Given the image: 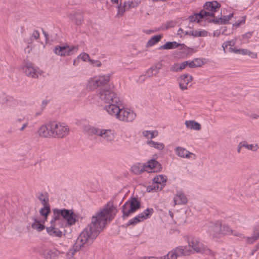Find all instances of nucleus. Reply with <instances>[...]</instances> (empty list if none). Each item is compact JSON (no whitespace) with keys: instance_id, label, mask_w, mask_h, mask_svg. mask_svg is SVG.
I'll return each instance as SVG.
<instances>
[{"instance_id":"53","label":"nucleus","mask_w":259,"mask_h":259,"mask_svg":"<svg viewBox=\"0 0 259 259\" xmlns=\"http://www.w3.org/2000/svg\"><path fill=\"white\" fill-rule=\"evenodd\" d=\"M170 70L172 72H175L181 71L180 69H179V64L175 63L173 65H172L170 68Z\"/></svg>"},{"instance_id":"34","label":"nucleus","mask_w":259,"mask_h":259,"mask_svg":"<svg viewBox=\"0 0 259 259\" xmlns=\"http://www.w3.org/2000/svg\"><path fill=\"white\" fill-rule=\"evenodd\" d=\"M38 200L41 202V203L42 205H49L48 201L49 198L46 193H41L39 194L37 197Z\"/></svg>"},{"instance_id":"30","label":"nucleus","mask_w":259,"mask_h":259,"mask_svg":"<svg viewBox=\"0 0 259 259\" xmlns=\"http://www.w3.org/2000/svg\"><path fill=\"white\" fill-rule=\"evenodd\" d=\"M143 220H143V214L142 215L140 214V213H139L138 215H137L135 217H134V218H132L131 220H130V221L127 223V226H130V225L134 226L136 224H138V223H139L141 221H143Z\"/></svg>"},{"instance_id":"45","label":"nucleus","mask_w":259,"mask_h":259,"mask_svg":"<svg viewBox=\"0 0 259 259\" xmlns=\"http://www.w3.org/2000/svg\"><path fill=\"white\" fill-rule=\"evenodd\" d=\"M140 4V2L138 1L133 0L131 1H127V8L130 9L132 8H136Z\"/></svg>"},{"instance_id":"2","label":"nucleus","mask_w":259,"mask_h":259,"mask_svg":"<svg viewBox=\"0 0 259 259\" xmlns=\"http://www.w3.org/2000/svg\"><path fill=\"white\" fill-rule=\"evenodd\" d=\"M53 219L59 223L62 227H66L67 225L71 226L75 224L76 215L72 210L66 209H54Z\"/></svg>"},{"instance_id":"29","label":"nucleus","mask_w":259,"mask_h":259,"mask_svg":"<svg viewBox=\"0 0 259 259\" xmlns=\"http://www.w3.org/2000/svg\"><path fill=\"white\" fill-rule=\"evenodd\" d=\"M33 223L31 225V227L32 229L36 230L37 231H41L43 230L45 228V226L40 224L39 221H38L36 219L33 218Z\"/></svg>"},{"instance_id":"28","label":"nucleus","mask_w":259,"mask_h":259,"mask_svg":"<svg viewBox=\"0 0 259 259\" xmlns=\"http://www.w3.org/2000/svg\"><path fill=\"white\" fill-rule=\"evenodd\" d=\"M97 77L100 87L107 84L110 79V75L109 74L99 75L97 76Z\"/></svg>"},{"instance_id":"17","label":"nucleus","mask_w":259,"mask_h":259,"mask_svg":"<svg viewBox=\"0 0 259 259\" xmlns=\"http://www.w3.org/2000/svg\"><path fill=\"white\" fill-rule=\"evenodd\" d=\"M189 246L191 247L193 250L197 253H199L203 245L200 242L199 239L194 236H190L187 239Z\"/></svg>"},{"instance_id":"36","label":"nucleus","mask_w":259,"mask_h":259,"mask_svg":"<svg viewBox=\"0 0 259 259\" xmlns=\"http://www.w3.org/2000/svg\"><path fill=\"white\" fill-rule=\"evenodd\" d=\"M158 73L157 69L152 66L146 71V75L148 77H151L156 76Z\"/></svg>"},{"instance_id":"31","label":"nucleus","mask_w":259,"mask_h":259,"mask_svg":"<svg viewBox=\"0 0 259 259\" xmlns=\"http://www.w3.org/2000/svg\"><path fill=\"white\" fill-rule=\"evenodd\" d=\"M161 38L162 36L161 35H155L152 37L147 42L146 47H149L154 45L159 41Z\"/></svg>"},{"instance_id":"9","label":"nucleus","mask_w":259,"mask_h":259,"mask_svg":"<svg viewBox=\"0 0 259 259\" xmlns=\"http://www.w3.org/2000/svg\"><path fill=\"white\" fill-rule=\"evenodd\" d=\"M22 70L29 77L36 78L41 75L40 69L30 62H26L22 66Z\"/></svg>"},{"instance_id":"38","label":"nucleus","mask_w":259,"mask_h":259,"mask_svg":"<svg viewBox=\"0 0 259 259\" xmlns=\"http://www.w3.org/2000/svg\"><path fill=\"white\" fill-rule=\"evenodd\" d=\"M201 251H199V253L205 254L206 255H210L212 257L214 256V252L211 250L209 248H207V246L203 245L201 249Z\"/></svg>"},{"instance_id":"55","label":"nucleus","mask_w":259,"mask_h":259,"mask_svg":"<svg viewBox=\"0 0 259 259\" xmlns=\"http://www.w3.org/2000/svg\"><path fill=\"white\" fill-rule=\"evenodd\" d=\"M90 62L95 67H99L102 65L101 62L99 60L91 59L90 60Z\"/></svg>"},{"instance_id":"1","label":"nucleus","mask_w":259,"mask_h":259,"mask_svg":"<svg viewBox=\"0 0 259 259\" xmlns=\"http://www.w3.org/2000/svg\"><path fill=\"white\" fill-rule=\"evenodd\" d=\"M114 210L112 205L108 204L92 217L91 223L80 234L73 248L67 252L68 258L72 257L84 244L92 243L105 227L107 220L111 221L113 219L114 215L112 213Z\"/></svg>"},{"instance_id":"64","label":"nucleus","mask_w":259,"mask_h":259,"mask_svg":"<svg viewBox=\"0 0 259 259\" xmlns=\"http://www.w3.org/2000/svg\"><path fill=\"white\" fill-rule=\"evenodd\" d=\"M188 65L190 67V68H195V67H196V66H195V62H194V60H193V61H188Z\"/></svg>"},{"instance_id":"23","label":"nucleus","mask_w":259,"mask_h":259,"mask_svg":"<svg viewBox=\"0 0 259 259\" xmlns=\"http://www.w3.org/2000/svg\"><path fill=\"white\" fill-rule=\"evenodd\" d=\"M209 14L206 13L204 11H200L199 13L195 14L193 15L190 16L188 17V19L190 21V22H199L200 19H203L205 17V15Z\"/></svg>"},{"instance_id":"59","label":"nucleus","mask_w":259,"mask_h":259,"mask_svg":"<svg viewBox=\"0 0 259 259\" xmlns=\"http://www.w3.org/2000/svg\"><path fill=\"white\" fill-rule=\"evenodd\" d=\"M244 141L240 142L237 147V152L238 153H240L241 152V148L244 147Z\"/></svg>"},{"instance_id":"47","label":"nucleus","mask_w":259,"mask_h":259,"mask_svg":"<svg viewBox=\"0 0 259 259\" xmlns=\"http://www.w3.org/2000/svg\"><path fill=\"white\" fill-rule=\"evenodd\" d=\"M259 238L255 236L254 234H252V236L251 237H247L246 238V241L247 243L248 244H253L254 242H255L257 240H258Z\"/></svg>"},{"instance_id":"48","label":"nucleus","mask_w":259,"mask_h":259,"mask_svg":"<svg viewBox=\"0 0 259 259\" xmlns=\"http://www.w3.org/2000/svg\"><path fill=\"white\" fill-rule=\"evenodd\" d=\"M40 34L37 30H34L30 37L31 42H32L34 40H37L39 38Z\"/></svg>"},{"instance_id":"16","label":"nucleus","mask_w":259,"mask_h":259,"mask_svg":"<svg viewBox=\"0 0 259 259\" xmlns=\"http://www.w3.org/2000/svg\"><path fill=\"white\" fill-rule=\"evenodd\" d=\"M207 232L212 237H218L220 235L221 223H209L207 225Z\"/></svg>"},{"instance_id":"46","label":"nucleus","mask_w":259,"mask_h":259,"mask_svg":"<svg viewBox=\"0 0 259 259\" xmlns=\"http://www.w3.org/2000/svg\"><path fill=\"white\" fill-rule=\"evenodd\" d=\"M235 44V40H231L229 41H227L224 42L222 45V47L224 49V52H226V48H227L228 46L233 47Z\"/></svg>"},{"instance_id":"10","label":"nucleus","mask_w":259,"mask_h":259,"mask_svg":"<svg viewBox=\"0 0 259 259\" xmlns=\"http://www.w3.org/2000/svg\"><path fill=\"white\" fill-rule=\"evenodd\" d=\"M78 49V46L69 47V46H56L54 49L55 53L60 56H67L72 55L77 52Z\"/></svg>"},{"instance_id":"6","label":"nucleus","mask_w":259,"mask_h":259,"mask_svg":"<svg viewBox=\"0 0 259 259\" xmlns=\"http://www.w3.org/2000/svg\"><path fill=\"white\" fill-rule=\"evenodd\" d=\"M140 201L135 197L131 198L121 207L122 218L125 219L136 211L140 207Z\"/></svg>"},{"instance_id":"8","label":"nucleus","mask_w":259,"mask_h":259,"mask_svg":"<svg viewBox=\"0 0 259 259\" xmlns=\"http://www.w3.org/2000/svg\"><path fill=\"white\" fill-rule=\"evenodd\" d=\"M191 250L186 246H178L169 251L167 254L161 257V259H177L182 255H187L191 253Z\"/></svg>"},{"instance_id":"24","label":"nucleus","mask_w":259,"mask_h":259,"mask_svg":"<svg viewBox=\"0 0 259 259\" xmlns=\"http://www.w3.org/2000/svg\"><path fill=\"white\" fill-rule=\"evenodd\" d=\"M38 133L40 137L44 138L52 137V133L48 131L46 126L43 125L41 126L38 130Z\"/></svg>"},{"instance_id":"15","label":"nucleus","mask_w":259,"mask_h":259,"mask_svg":"<svg viewBox=\"0 0 259 259\" xmlns=\"http://www.w3.org/2000/svg\"><path fill=\"white\" fill-rule=\"evenodd\" d=\"M108 104L109 105L105 106L104 109L108 114L117 119L121 111V108L119 107V103H110Z\"/></svg>"},{"instance_id":"11","label":"nucleus","mask_w":259,"mask_h":259,"mask_svg":"<svg viewBox=\"0 0 259 259\" xmlns=\"http://www.w3.org/2000/svg\"><path fill=\"white\" fill-rule=\"evenodd\" d=\"M137 115L135 112L128 108H121L120 112L117 119L124 122H132L136 118Z\"/></svg>"},{"instance_id":"12","label":"nucleus","mask_w":259,"mask_h":259,"mask_svg":"<svg viewBox=\"0 0 259 259\" xmlns=\"http://www.w3.org/2000/svg\"><path fill=\"white\" fill-rule=\"evenodd\" d=\"M62 227L60 223L52 219L51 221V226L47 227L46 230L47 233L52 237H61L63 233L59 229V228H64Z\"/></svg>"},{"instance_id":"44","label":"nucleus","mask_w":259,"mask_h":259,"mask_svg":"<svg viewBox=\"0 0 259 259\" xmlns=\"http://www.w3.org/2000/svg\"><path fill=\"white\" fill-rule=\"evenodd\" d=\"M9 106H12V107H16L18 104V102L17 100L15 99L13 97L10 96L7 103Z\"/></svg>"},{"instance_id":"63","label":"nucleus","mask_w":259,"mask_h":259,"mask_svg":"<svg viewBox=\"0 0 259 259\" xmlns=\"http://www.w3.org/2000/svg\"><path fill=\"white\" fill-rule=\"evenodd\" d=\"M49 103V101L47 100H44L42 101L41 102V108L42 109H44L46 107V106H47V105Z\"/></svg>"},{"instance_id":"4","label":"nucleus","mask_w":259,"mask_h":259,"mask_svg":"<svg viewBox=\"0 0 259 259\" xmlns=\"http://www.w3.org/2000/svg\"><path fill=\"white\" fill-rule=\"evenodd\" d=\"M98 96L101 101L104 103H119L120 100L114 91L109 87L101 88L99 90Z\"/></svg>"},{"instance_id":"19","label":"nucleus","mask_w":259,"mask_h":259,"mask_svg":"<svg viewBox=\"0 0 259 259\" xmlns=\"http://www.w3.org/2000/svg\"><path fill=\"white\" fill-rule=\"evenodd\" d=\"M180 47V49H185L186 46L184 44H181L177 42L176 41H168L165 44L162 45L159 48V50H170L174 49Z\"/></svg>"},{"instance_id":"50","label":"nucleus","mask_w":259,"mask_h":259,"mask_svg":"<svg viewBox=\"0 0 259 259\" xmlns=\"http://www.w3.org/2000/svg\"><path fill=\"white\" fill-rule=\"evenodd\" d=\"M10 96H7L4 94L0 95V103L2 104H7Z\"/></svg>"},{"instance_id":"3","label":"nucleus","mask_w":259,"mask_h":259,"mask_svg":"<svg viewBox=\"0 0 259 259\" xmlns=\"http://www.w3.org/2000/svg\"><path fill=\"white\" fill-rule=\"evenodd\" d=\"M162 168L160 163L155 159H151L146 163H140L132 167V171L136 175H140L144 171L148 172H158Z\"/></svg>"},{"instance_id":"52","label":"nucleus","mask_w":259,"mask_h":259,"mask_svg":"<svg viewBox=\"0 0 259 259\" xmlns=\"http://www.w3.org/2000/svg\"><path fill=\"white\" fill-rule=\"evenodd\" d=\"M79 57L83 61L90 62V60H91L89 55L85 53H82L80 54L79 56Z\"/></svg>"},{"instance_id":"26","label":"nucleus","mask_w":259,"mask_h":259,"mask_svg":"<svg viewBox=\"0 0 259 259\" xmlns=\"http://www.w3.org/2000/svg\"><path fill=\"white\" fill-rule=\"evenodd\" d=\"M70 19L76 24H80L83 20V16L80 13H75L73 14H70Z\"/></svg>"},{"instance_id":"25","label":"nucleus","mask_w":259,"mask_h":259,"mask_svg":"<svg viewBox=\"0 0 259 259\" xmlns=\"http://www.w3.org/2000/svg\"><path fill=\"white\" fill-rule=\"evenodd\" d=\"M100 87L97 76L90 78L88 80V88L90 90H95Z\"/></svg>"},{"instance_id":"35","label":"nucleus","mask_w":259,"mask_h":259,"mask_svg":"<svg viewBox=\"0 0 259 259\" xmlns=\"http://www.w3.org/2000/svg\"><path fill=\"white\" fill-rule=\"evenodd\" d=\"M244 148H245L247 150H249L253 152H256L259 149V146L257 144H249L245 141H244Z\"/></svg>"},{"instance_id":"22","label":"nucleus","mask_w":259,"mask_h":259,"mask_svg":"<svg viewBox=\"0 0 259 259\" xmlns=\"http://www.w3.org/2000/svg\"><path fill=\"white\" fill-rule=\"evenodd\" d=\"M185 124L187 128L190 130L199 131L201 129V124L193 120H186L185 122Z\"/></svg>"},{"instance_id":"21","label":"nucleus","mask_w":259,"mask_h":259,"mask_svg":"<svg viewBox=\"0 0 259 259\" xmlns=\"http://www.w3.org/2000/svg\"><path fill=\"white\" fill-rule=\"evenodd\" d=\"M233 13H231L228 16H223L219 19H217L216 18H213L212 20L209 21V22H212L214 24H225L229 20H231V19L233 17Z\"/></svg>"},{"instance_id":"51","label":"nucleus","mask_w":259,"mask_h":259,"mask_svg":"<svg viewBox=\"0 0 259 259\" xmlns=\"http://www.w3.org/2000/svg\"><path fill=\"white\" fill-rule=\"evenodd\" d=\"M126 9L121 6V3H120V5L118 6V13L117 16H123L124 13L126 11Z\"/></svg>"},{"instance_id":"49","label":"nucleus","mask_w":259,"mask_h":259,"mask_svg":"<svg viewBox=\"0 0 259 259\" xmlns=\"http://www.w3.org/2000/svg\"><path fill=\"white\" fill-rule=\"evenodd\" d=\"M207 34L206 31H193V36L194 37L205 36Z\"/></svg>"},{"instance_id":"62","label":"nucleus","mask_w":259,"mask_h":259,"mask_svg":"<svg viewBox=\"0 0 259 259\" xmlns=\"http://www.w3.org/2000/svg\"><path fill=\"white\" fill-rule=\"evenodd\" d=\"M52 124H53V122H49V123L45 125V126H46V127H47L48 132H51L52 133L53 132V130H52V128H50Z\"/></svg>"},{"instance_id":"20","label":"nucleus","mask_w":259,"mask_h":259,"mask_svg":"<svg viewBox=\"0 0 259 259\" xmlns=\"http://www.w3.org/2000/svg\"><path fill=\"white\" fill-rule=\"evenodd\" d=\"M175 205L185 204L187 202V198L182 192H177L174 198Z\"/></svg>"},{"instance_id":"32","label":"nucleus","mask_w":259,"mask_h":259,"mask_svg":"<svg viewBox=\"0 0 259 259\" xmlns=\"http://www.w3.org/2000/svg\"><path fill=\"white\" fill-rule=\"evenodd\" d=\"M147 144L151 147H154L158 150H162L164 148V145L162 143H159L152 140L148 141Z\"/></svg>"},{"instance_id":"27","label":"nucleus","mask_w":259,"mask_h":259,"mask_svg":"<svg viewBox=\"0 0 259 259\" xmlns=\"http://www.w3.org/2000/svg\"><path fill=\"white\" fill-rule=\"evenodd\" d=\"M59 254V251L57 250L46 249L45 250L44 255L46 259H52L55 258Z\"/></svg>"},{"instance_id":"5","label":"nucleus","mask_w":259,"mask_h":259,"mask_svg":"<svg viewBox=\"0 0 259 259\" xmlns=\"http://www.w3.org/2000/svg\"><path fill=\"white\" fill-rule=\"evenodd\" d=\"M85 131L89 134H95L102 138L105 141L112 142L115 138V134L111 130L99 129L94 127L87 126Z\"/></svg>"},{"instance_id":"40","label":"nucleus","mask_w":259,"mask_h":259,"mask_svg":"<svg viewBox=\"0 0 259 259\" xmlns=\"http://www.w3.org/2000/svg\"><path fill=\"white\" fill-rule=\"evenodd\" d=\"M50 212V208L49 205H47V206L44 205V207H42L40 210V214L42 216L45 217V220L47 219V217L49 215Z\"/></svg>"},{"instance_id":"60","label":"nucleus","mask_w":259,"mask_h":259,"mask_svg":"<svg viewBox=\"0 0 259 259\" xmlns=\"http://www.w3.org/2000/svg\"><path fill=\"white\" fill-rule=\"evenodd\" d=\"M247 55L250 56L251 58L255 59L257 58V54L255 53L251 52L248 50Z\"/></svg>"},{"instance_id":"43","label":"nucleus","mask_w":259,"mask_h":259,"mask_svg":"<svg viewBox=\"0 0 259 259\" xmlns=\"http://www.w3.org/2000/svg\"><path fill=\"white\" fill-rule=\"evenodd\" d=\"M229 50L234 52L236 54H241L243 55H247V53H248V50L246 49H234L230 47Z\"/></svg>"},{"instance_id":"42","label":"nucleus","mask_w":259,"mask_h":259,"mask_svg":"<svg viewBox=\"0 0 259 259\" xmlns=\"http://www.w3.org/2000/svg\"><path fill=\"white\" fill-rule=\"evenodd\" d=\"M153 213V209L152 208H148L146 209L143 212L140 213L143 214V220H145L150 217V216Z\"/></svg>"},{"instance_id":"41","label":"nucleus","mask_w":259,"mask_h":259,"mask_svg":"<svg viewBox=\"0 0 259 259\" xmlns=\"http://www.w3.org/2000/svg\"><path fill=\"white\" fill-rule=\"evenodd\" d=\"M232 233V231L228 226H222L221 224L220 235H226Z\"/></svg>"},{"instance_id":"39","label":"nucleus","mask_w":259,"mask_h":259,"mask_svg":"<svg viewBox=\"0 0 259 259\" xmlns=\"http://www.w3.org/2000/svg\"><path fill=\"white\" fill-rule=\"evenodd\" d=\"M201 251H199V253L205 254L206 255H210L212 257L214 256V252L211 250L209 248H207V246L203 245L201 249Z\"/></svg>"},{"instance_id":"37","label":"nucleus","mask_w":259,"mask_h":259,"mask_svg":"<svg viewBox=\"0 0 259 259\" xmlns=\"http://www.w3.org/2000/svg\"><path fill=\"white\" fill-rule=\"evenodd\" d=\"M153 181L157 184L164 185L166 181V177L165 176L159 175L153 179Z\"/></svg>"},{"instance_id":"7","label":"nucleus","mask_w":259,"mask_h":259,"mask_svg":"<svg viewBox=\"0 0 259 259\" xmlns=\"http://www.w3.org/2000/svg\"><path fill=\"white\" fill-rule=\"evenodd\" d=\"M51 128L53 130L52 137L62 138L67 136L69 132L68 126L63 123L53 121Z\"/></svg>"},{"instance_id":"14","label":"nucleus","mask_w":259,"mask_h":259,"mask_svg":"<svg viewBox=\"0 0 259 259\" xmlns=\"http://www.w3.org/2000/svg\"><path fill=\"white\" fill-rule=\"evenodd\" d=\"M193 79L192 75L189 74H184L178 78V81L180 89L185 91L188 89V86Z\"/></svg>"},{"instance_id":"58","label":"nucleus","mask_w":259,"mask_h":259,"mask_svg":"<svg viewBox=\"0 0 259 259\" xmlns=\"http://www.w3.org/2000/svg\"><path fill=\"white\" fill-rule=\"evenodd\" d=\"M188 61H186L181 64H179V69H180L181 71L185 69L187 66H188Z\"/></svg>"},{"instance_id":"56","label":"nucleus","mask_w":259,"mask_h":259,"mask_svg":"<svg viewBox=\"0 0 259 259\" xmlns=\"http://www.w3.org/2000/svg\"><path fill=\"white\" fill-rule=\"evenodd\" d=\"M252 234L259 238V224L254 227Z\"/></svg>"},{"instance_id":"57","label":"nucleus","mask_w":259,"mask_h":259,"mask_svg":"<svg viewBox=\"0 0 259 259\" xmlns=\"http://www.w3.org/2000/svg\"><path fill=\"white\" fill-rule=\"evenodd\" d=\"M28 122H25L23 123L22 126L18 128V130L21 132H23L25 130V128L28 126Z\"/></svg>"},{"instance_id":"61","label":"nucleus","mask_w":259,"mask_h":259,"mask_svg":"<svg viewBox=\"0 0 259 259\" xmlns=\"http://www.w3.org/2000/svg\"><path fill=\"white\" fill-rule=\"evenodd\" d=\"M252 36V32H248L246 33L245 34H244L242 35V37L243 38H246L248 39L250 38V37Z\"/></svg>"},{"instance_id":"13","label":"nucleus","mask_w":259,"mask_h":259,"mask_svg":"<svg viewBox=\"0 0 259 259\" xmlns=\"http://www.w3.org/2000/svg\"><path fill=\"white\" fill-rule=\"evenodd\" d=\"M221 7V5L217 1L208 2L205 3L203 6V10L202 11H204L208 13L209 15H205V17H214V13L217 12Z\"/></svg>"},{"instance_id":"18","label":"nucleus","mask_w":259,"mask_h":259,"mask_svg":"<svg viewBox=\"0 0 259 259\" xmlns=\"http://www.w3.org/2000/svg\"><path fill=\"white\" fill-rule=\"evenodd\" d=\"M175 152L178 156L182 158H190L192 156H193V159H195V155L194 154L189 152L185 148L182 147H177L175 148Z\"/></svg>"},{"instance_id":"54","label":"nucleus","mask_w":259,"mask_h":259,"mask_svg":"<svg viewBox=\"0 0 259 259\" xmlns=\"http://www.w3.org/2000/svg\"><path fill=\"white\" fill-rule=\"evenodd\" d=\"M194 60L196 67H201L204 64V61L202 59L196 58Z\"/></svg>"},{"instance_id":"33","label":"nucleus","mask_w":259,"mask_h":259,"mask_svg":"<svg viewBox=\"0 0 259 259\" xmlns=\"http://www.w3.org/2000/svg\"><path fill=\"white\" fill-rule=\"evenodd\" d=\"M143 136L148 139H153L158 135V132L157 131H144L142 133Z\"/></svg>"}]
</instances>
